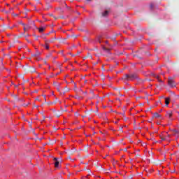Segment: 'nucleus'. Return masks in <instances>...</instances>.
<instances>
[{"label":"nucleus","mask_w":179,"mask_h":179,"mask_svg":"<svg viewBox=\"0 0 179 179\" xmlns=\"http://www.w3.org/2000/svg\"><path fill=\"white\" fill-rule=\"evenodd\" d=\"M155 6V4L154 3H151L150 4V9H153V7Z\"/></svg>","instance_id":"nucleus-11"},{"label":"nucleus","mask_w":179,"mask_h":179,"mask_svg":"<svg viewBox=\"0 0 179 179\" xmlns=\"http://www.w3.org/2000/svg\"><path fill=\"white\" fill-rule=\"evenodd\" d=\"M162 141H166L167 140V138L161 137Z\"/></svg>","instance_id":"nucleus-15"},{"label":"nucleus","mask_w":179,"mask_h":179,"mask_svg":"<svg viewBox=\"0 0 179 179\" xmlns=\"http://www.w3.org/2000/svg\"><path fill=\"white\" fill-rule=\"evenodd\" d=\"M168 85L170 87H176V82L173 78H168Z\"/></svg>","instance_id":"nucleus-2"},{"label":"nucleus","mask_w":179,"mask_h":179,"mask_svg":"<svg viewBox=\"0 0 179 179\" xmlns=\"http://www.w3.org/2000/svg\"><path fill=\"white\" fill-rule=\"evenodd\" d=\"M156 79H157L158 82H163V80H160V77L157 75H155Z\"/></svg>","instance_id":"nucleus-7"},{"label":"nucleus","mask_w":179,"mask_h":179,"mask_svg":"<svg viewBox=\"0 0 179 179\" xmlns=\"http://www.w3.org/2000/svg\"><path fill=\"white\" fill-rule=\"evenodd\" d=\"M87 1H90V0H87Z\"/></svg>","instance_id":"nucleus-17"},{"label":"nucleus","mask_w":179,"mask_h":179,"mask_svg":"<svg viewBox=\"0 0 179 179\" xmlns=\"http://www.w3.org/2000/svg\"><path fill=\"white\" fill-rule=\"evenodd\" d=\"M45 48L46 50H49L50 46L48 45V44L45 43Z\"/></svg>","instance_id":"nucleus-12"},{"label":"nucleus","mask_w":179,"mask_h":179,"mask_svg":"<svg viewBox=\"0 0 179 179\" xmlns=\"http://www.w3.org/2000/svg\"><path fill=\"white\" fill-rule=\"evenodd\" d=\"M168 138H170V134H168Z\"/></svg>","instance_id":"nucleus-16"},{"label":"nucleus","mask_w":179,"mask_h":179,"mask_svg":"<svg viewBox=\"0 0 179 179\" xmlns=\"http://www.w3.org/2000/svg\"><path fill=\"white\" fill-rule=\"evenodd\" d=\"M104 51H106L107 52H110V49L107 48H103Z\"/></svg>","instance_id":"nucleus-13"},{"label":"nucleus","mask_w":179,"mask_h":179,"mask_svg":"<svg viewBox=\"0 0 179 179\" xmlns=\"http://www.w3.org/2000/svg\"><path fill=\"white\" fill-rule=\"evenodd\" d=\"M166 117H167V118H169V120H170L171 121H173V118L171 117H173V112L168 111L166 113Z\"/></svg>","instance_id":"nucleus-3"},{"label":"nucleus","mask_w":179,"mask_h":179,"mask_svg":"<svg viewBox=\"0 0 179 179\" xmlns=\"http://www.w3.org/2000/svg\"><path fill=\"white\" fill-rule=\"evenodd\" d=\"M154 117H155V118H159V117H160V114H159V113H155V114H154Z\"/></svg>","instance_id":"nucleus-10"},{"label":"nucleus","mask_w":179,"mask_h":179,"mask_svg":"<svg viewBox=\"0 0 179 179\" xmlns=\"http://www.w3.org/2000/svg\"><path fill=\"white\" fill-rule=\"evenodd\" d=\"M165 103H166V106H169V104H170V98H166Z\"/></svg>","instance_id":"nucleus-6"},{"label":"nucleus","mask_w":179,"mask_h":179,"mask_svg":"<svg viewBox=\"0 0 179 179\" xmlns=\"http://www.w3.org/2000/svg\"><path fill=\"white\" fill-rule=\"evenodd\" d=\"M44 27H40L38 28V31H39V33H43V31H44Z\"/></svg>","instance_id":"nucleus-9"},{"label":"nucleus","mask_w":179,"mask_h":179,"mask_svg":"<svg viewBox=\"0 0 179 179\" xmlns=\"http://www.w3.org/2000/svg\"><path fill=\"white\" fill-rule=\"evenodd\" d=\"M108 15V10H106L104 13H102V16H107Z\"/></svg>","instance_id":"nucleus-8"},{"label":"nucleus","mask_w":179,"mask_h":179,"mask_svg":"<svg viewBox=\"0 0 179 179\" xmlns=\"http://www.w3.org/2000/svg\"><path fill=\"white\" fill-rule=\"evenodd\" d=\"M55 160V167H58L59 166V162H58V158H54Z\"/></svg>","instance_id":"nucleus-5"},{"label":"nucleus","mask_w":179,"mask_h":179,"mask_svg":"<svg viewBox=\"0 0 179 179\" xmlns=\"http://www.w3.org/2000/svg\"><path fill=\"white\" fill-rule=\"evenodd\" d=\"M22 26H24V31H27V30H29L30 29V26L27 24H22Z\"/></svg>","instance_id":"nucleus-4"},{"label":"nucleus","mask_w":179,"mask_h":179,"mask_svg":"<svg viewBox=\"0 0 179 179\" xmlns=\"http://www.w3.org/2000/svg\"><path fill=\"white\" fill-rule=\"evenodd\" d=\"M138 77L135 74H131V75L126 74L125 76V79H127V80H134V79H136Z\"/></svg>","instance_id":"nucleus-1"},{"label":"nucleus","mask_w":179,"mask_h":179,"mask_svg":"<svg viewBox=\"0 0 179 179\" xmlns=\"http://www.w3.org/2000/svg\"><path fill=\"white\" fill-rule=\"evenodd\" d=\"M173 134H178V131H177L176 129L173 131Z\"/></svg>","instance_id":"nucleus-14"}]
</instances>
